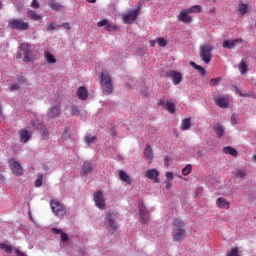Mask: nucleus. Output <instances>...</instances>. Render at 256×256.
<instances>
[{
    "mask_svg": "<svg viewBox=\"0 0 256 256\" xmlns=\"http://www.w3.org/2000/svg\"><path fill=\"white\" fill-rule=\"evenodd\" d=\"M172 241L176 243H181L187 237V228L185 227V222L181 219H175L173 222Z\"/></svg>",
    "mask_w": 256,
    "mask_h": 256,
    "instance_id": "nucleus-1",
    "label": "nucleus"
},
{
    "mask_svg": "<svg viewBox=\"0 0 256 256\" xmlns=\"http://www.w3.org/2000/svg\"><path fill=\"white\" fill-rule=\"evenodd\" d=\"M117 212L110 210L106 213L104 217V225L109 233L113 234L117 229H119V224H117Z\"/></svg>",
    "mask_w": 256,
    "mask_h": 256,
    "instance_id": "nucleus-2",
    "label": "nucleus"
},
{
    "mask_svg": "<svg viewBox=\"0 0 256 256\" xmlns=\"http://www.w3.org/2000/svg\"><path fill=\"white\" fill-rule=\"evenodd\" d=\"M100 83L105 95H111L113 93V81L107 70H102L100 74Z\"/></svg>",
    "mask_w": 256,
    "mask_h": 256,
    "instance_id": "nucleus-3",
    "label": "nucleus"
},
{
    "mask_svg": "<svg viewBox=\"0 0 256 256\" xmlns=\"http://www.w3.org/2000/svg\"><path fill=\"white\" fill-rule=\"evenodd\" d=\"M50 207L56 217H65V215H67V208H65L63 203L57 200H52L50 202Z\"/></svg>",
    "mask_w": 256,
    "mask_h": 256,
    "instance_id": "nucleus-4",
    "label": "nucleus"
},
{
    "mask_svg": "<svg viewBox=\"0 0 256 256\" xmlns=\"http://www.w3.org/2000/svg\"><path fill=\"white\" fill-rule=\"evenodd\" d=\"M211 51L213 46L211 44H203L200 46V58L207 64L211 63Z\"/></svg>",
    "mask_w": 256,
    "mask_h": 256,
    "instance_id": "nucleus-5",
    "label": "nucleus"
},
{
    "mask_svg": "<svg viewBox=\"0 0 256 256\" xmlns=\"http://www.w3.org/2000/svg\"><path fill=\"white\" fill-rule=\"evenodd\" d=\"M8 27L10 29H16V31H27L29 29V23L23 22L21 19H11L8 21Z\"/></svg>",
    "mask_w": 256,
    "mask_h": 256,
    "instance_id": "nucleus-6",
    "label": "nucleus"
},
{
    "mask_svg": "<svg viewBox=\"0 0 256 256\" xmlns=\"http://www.w3.org/2000/svg\"><path fill=\"white\" fill-rule=\"evenodd\" d=\"M213 101L218 107H221V109H227V107H229V96L225 94H214Z\"/></svg>",
    "mask_w": 256,
    "mask_h": 256,
    "instance_id": "nucleus-7",
    "label": "nucleus"
},
{
    "mask_svg": "<svg viewBox=\"0 0 256 256\" xmlns=\"http://www.w3.org/2000/svg\"><path fill=\"white\" fill-rule=\"evenodd\" d=\"M137 17H139V9L128 10L127 13L122 15V20H123V23H126L127 25H131V23L137 20Z\"/></svg>",
    "mask_w": 256,
    "mask_h": 256,
    "instance_id": "nucleus-8",
    "label": "nucleus"
},
{
    "mask_svg": "<svg viewBox=\"0 0 256 256\" xmlns=\"http://www.w3.org/2000/svg\"><path fill=\"white\" fill-rule=\"evenodd\" d=\"M93 199L97 209L103 211V209H105V196L103 195V192L99 190L94 192Z\"/></svg>",
    "mask_w": 256,
    "mask_h": 256,
    "instance_id": "nucleus-9",
    "label": "nucleus"
},
{
    "mask_svg": "<svg viewBox=\"0 0 256 256\" xmlns=\"http://www.w3.org/2000/svg\"><path fill=\"white\" fill-rule=\"evenodd\" d=\"M139 211H140V223L143 225V227H147L149 225V211L147 208H145V205L140 204L139 205Z\"/></svg>",
    "mask_w": 256,
    "mask_h": 256,
    "instance_id": "nucleus-10",
    "label": "nucleus"
},
{
    "mask_svg": "<svg viewBox=\"0 0 256 256\" xmlns=\"http://www.w3.org/2000/svg\"><path fill=\"white\" fill-rule=\"evenodd\" d=\"M9 165L12 173L14 175H23V167L15 158L9 159Z\"/></svg>",
    "mask_w": 256,
    "mask_h": 256,
    "instance_id": "nucleus-11",
    "label": "nucleus"
},
{
    "mask_svg": "<svg viewBox=\"0 0 256 256\" xmlns=\"http://www.w3.org/2000/svg\"><path fill=\"white\" fill-rule=\"evenodd\" d=\"M177 19L178 21H180L181 23H185L186 25L193 21V17H191V14L188 9L182 10L177 16Z\"/></svg>",
    "mask_w": 256,
    "mask_h": 256,
    "instance_id": "nucleus-12",
    "label": "nucleus"
},
{
    "mask_svg": "<svg viewBox=\"0 0 256 256\" xmlns=\"http://www.w3.org/2000/svg\"><path fill=\"white\" fill-rule=\"evenodd\" d=\"M61 115V106L54 105L47 112L48 119H57Z\"/></svg>",
    "mask_w": 256,
    "mask_h": 256,
    "instance_id": "nucleus-13",
    "label": "nucleus"
},
{
    "mask_svg": "<svg viewBox=\"0 0 256 256\" xmlns=\"http://www.w3.org/2000/svg\"><path fill=\"white\" fill-rule=\"evenodd\" d=\"M19 136L21 143H28L33 136V132L27 130V128H23L19 131Z\"/></svg>",
    "mask_w": 256,
    "mask_h": 256,
    "instance_id": "nucleus-14",
    "label": "nucleus"
},
{
    "mask_svg": "<svg viewBox=\"0 0 256 256\" xmlns=\"http://www.w3.org/2000/svg\"><path fill=\"white\" fill-rule=\"evenodd\" d=\"M169 77L172 80L173 85H179V83L183 81V76L181 75V72L170 71Z\"/></svg>",
    "mask_w": 256,
    "mask_h": 256,
    "instance_id": "nucleus-15",
    "label": "nucleus"
},
{
    "mask_svg": "<svg viewBox=\"0 0 256 256\" xmlns=\"http://www.w3.org/2000/svg\"><path fill=\"white\" fill-rule=\"evenodd\" d=\"M242 42H243V39H241V38H237L234 40H225L222 43V46L224 47V49H234L235 45H237V43H242Z\"/></svg>",
    "mask_w": 256,
    "mask_h": 256,
    "instance_id": "nucleus-16",
    "label": "nucleus"
},
{
    "mask_svg": "<svg viewBox=\"0 0 256 256\" xmlns=\"http://www.w3.org/2000/svg\"><path fill=\"white\" fill-rule=\"evenodd\" d=\"M76 95L78 99H80V101H87V98L89 97V92L85 87L80 86L76 91Z\"/></svg>",
    "mask_w": 256,
    "mask_h": 256,
    "instance_id": "nucleus-17",
    "label": "nucleus"
},
{
    "mask_svg": "<svg viewBox=\"0 0 256 256\" xmlns=\"http://www.w3.org/2000/svg\"><path fill=\"white\" fill-rule=\"evenodd\" d=\"M216 205L219 209H229L231 204L224 197H219L216 200Z\"/></svg>",
    "mask_w": 256,
    "mask_h": 256,
    "instance_id": "nucleus-18",
    "label": "nucleus"
},
{
    "mask_svg": "<svg viewBox=\"0 0 256 256\" xmlns=\"http://www.w3.org/2000/svg\"><path fill=\"white\" fill-rule=\"evenodd\" d=\"M118 175H119L120 181H123L124 183H127L128 185H131V183H133V179H131V176H129V174H127V172L120 170Z\"/></svg>",
    "mask_w": 256,
    "mask_h": 256,
    "instance_id": "nucleus-19",
    "label": "nucleus"
},
{
    "mask_svg": "<svg viewBox=\"0 0 256 256\" xmlns=\"http://www.w3.org/2000/svg\"><path fill=\"white\" fill-rule=\"evenodd\" d=\"M214 133H216L218 139H221L223 135H225V127L221 125L220 123H215L214 124Z\"/></svg>",
    "mask_w": 256,
    "mask_h": 256,
    "instance_id": "nucleus-20",
    "label": "nucleus"
},
{
    "mask_svg": "<svg viewBox=\"0 0 256 256\" xmlns=\"http://www.w3.org/2000/svg\"><path fill=\"white\" fill-rule=\"evenodd\" d=\"M145 177H147V179H154L156 183H158L159 179L157 177H159V171H157V169H149L146 172Z\"/></svg>",
    "mask_w": 256,
    "mask_h": 256,
    "instance_id": "nucleus-21",
    "label": "nucleus"
},
{
    "mask_svg": "<svg viewBox=\"0 0 256 256\" xmlns=\"http://www.w3.org/2000/svg\"><path fill=\"white\" fill-rule=\"evenodd\" d=\"M144 157L148 159L149 163H153V149L149 144H147L144 149Z\"/></svg>",
    "mask_w": 256,
    "mask_h": 256,
    "instance_id": "nucleus-22",
    "label": "nucleus"
},
{
    "mask_svg": "<svg viewBox=\"0 0 256 256\" xmlns=\"http://www.w3.org/2000/svg\"><path fill=\"white\" fill-rule=\"evenodd\" d=\"M91 171H93V166H92L91 162L85 161L83 164V167H82V175L87 177V175H89V173H91Z\"/></svg>",
    "mask_w": 256,
    "mask_h": 256,
    "instance_id": "nucleus-23",
    "label": "nucleus"
},
{
    "mask_svg": "<svg viewBox=\"0 0 256 256\" xmlns=\"http://www.w3.org/2000/svg\"><path fill=\"white\" fill-rule=\"evenodd\" d=\"M181 131H189L191 129V118L183 119L180 125Z\"/></svg>",
    "mask_w": 256,
    "mask_h": 256,
    "instance_id": "nucleus-24",
    "label": "nucleus"
},
{
    "mask_svg": "<svg viewBox=\"0 0 256 256\" xmlns=\"http://www.w3.org/2000/svg\"><path fill=\"white\" fill-rule=\"evenodd\" d=\"M84 141H85L86 145H88V147H91V145H95V141H97V137H95L92 134H87L84 137Z\"/></svg>",
    "mask_w": 256,
    "mask_h": 256,
    "instance_id": "nucleus-25",
    "label": "nucleus"
},
{
    "mask_svg": "<svg viewBox=\"0 0 256 256\" xmlns=\"http://www.w3.org/2000/svg\"><path fill=\"white\" fill-rule=\"evenodd\" d=\"M191 67H193L194 69H196V71H198V73H200V75L202 77H205V75H207V71L205 70V68H203L202 66L197 65V63L195 62H190Z\"/></svg>",
    "mask_w": 256,
    "mask_h": 256,
    "instance_id": "nucleus-26",
    "label": "nucleus"
},
{
    "mask_svg": "<svg viewBox=\"0 0 256 256\" xmlns=\"http://www.w3.org/2000/svg\"><path fill=\"white\" fill-rule=\"evenodd\" d=\"M238 11H239L240 15H246V13H248V11H249V5H247L243 2H240L238 4Z\"/></svg>",
    "mask_w": 256,
    "mask_h": 256,
    "instance_id": "nucleus-27",
    "label": "nucleus"
},
{
    "mask_svg": "<svg viewBox=\"0 0 256 256\" xmlns=\"http://www.w3.org/2000/svg\"><path fill=\"white\" fill-rule=\"evenodd\" d=\"M223 153H225L226 155H231L232 157H237V150L231 146L224 147Z\"/></svg>",
    "mask_w": 256,
    "mask_h": 256,
    "instance_id": "nucleus-28",
    "label": "nucleus"
},
{
    "mask_svg": "<svg viewBox=\"0 0 256 256\" xmlns=\"http://www.w3.org/2000/svg\"><path fill=\"white\" fill-rule=\"evenodd\" d=\"M44 57L47 63H50V64L57 63V59H55V56H53V54H51V52L49 51L44 52Z\"/></svg>",
    "mask_w": 256,
    "mask_h": 256,
    "instance_id": "nucleus-29",
    "label": "nucleus"
},
{
    "mask_svg": "<svg viewBox=\"0 0 256 256\" xmlns=\"http://www.w3.org/2000/svg\"><path fill=\"white\" fill-rule=\"evenodd\" d=\"M38 130L40 131L41 137H43L44 139H47L49 137V130L47 129V126H45V124L40 126Z\"/></svg>",
    "mask_w": 256,
    "mask_h": 256,
    "instance_id": "nucleus-30",
    "label": "nucleus"
},
{
    "mask_svg": "<svg viewBox=\"0 0 256 256\" xmlns=\"http://www.w3.org/2000/svg\"><path fill=\"white\" fill-rule=\"evenodd\" d=\"M165 109L168 111V113H171V115H175V104L173 102L167 101Z\"/></svg>",
    "mask_w": 256,
    "mask_h": 256,
    "instance_id": "nucleus-31",
    "label": "nucleus"
},
{
    "mask_svg": "<svg viewBox=\"0 0 256 256\" xmlns=\"http://www.w3.org/2000/svg\"><path fill=\"white\" fill-rule=\"evenodd\" d=\"M27 15L29 19H32V21H41V15L36 14V12L33 10L28 11Z\"/></svg>",
    "mask_w": 256,
    "mask_h": 256,
    "instance_id": "nucleus-32",
    "label": "nucleus"
},
{
    "mask_svg": "<svg viewBox=\"0 0 256 256\" xmlns=\"http://www.w3.org/2000/svg\"><path fill=\"white\" fill-rule=\"evenodd\" d=\"M43 179H45V174H38L37 179L34 182L35 187H41V185H43Z\"/></svg>",
    "mask_w": 256,
    "mask_h": 256,
    "instance_id": "nucleus-33",
    "label": "nucleus"
},
{
    "mask_svg": "<svg viewBox=\"0 0 256 256\" xmlns=\"http://www.w3.org/2000/svg\"><path fill=\"white\" fill-rule=\"evenodd\" d=\"M49 7L53 9V11H59L61 9V4H59L55 0H50L48 3Z\"/></svg>",
    "mask_w": 256,
    "mask_h": 256,
    "instance_id": "nucleus-34",
    "label": "nucleus"
},
{
    "mask_svg": "<svg viewBox=\"0 0 256 256\" xmlns=\"http://www.w3.org/2000/svg\"><path fill=\"white\" fill-rule=\"evenodd\" d=\"M238 69L241 75H245V73H247V63L242 60L238 65Z\"/></svg>",
    "mask_w": 256,
    "mask_h": 256,
    "instance_id": "nucleus-35",
    "label": "nucleus"
},
{
    "mask_svg": "<svg viewBox=\"0 0 256 256\" xmlns=\"http://www.w3.org/2000/svg\"><path fill=\"white\" fill-rule=\"evenodd\" d=\"M59 29H61L60 25H57V23L55 22H51L47 27L46 30L47 31H59Z\"/></svg>",
    "mask_w": 256,
    "mask_h": 256,
    "instance_id": "nucleus-36",
    "label": "nucleus"
},
{
    "mask_svg": "<svg viewBox=\"0 0 256 256\" xmlns=\"http://www.w3.org/2000/svg\"><path fill=\"white\" fill-rule=\"evenodd\" d=\"M23 56H24V63H30L31 61V58L33 57V53L31 52V50H28L27 52H24L23 53Z\"/></svg>",
    "mask_w": 256,
    "mask_h": 256,
    "instance_id": "nucleus-37",
    "label": "nucleus"
},
{
    "mask_svg": "<svg viewBox=\"0 0 256 256\" xmlns=\"http://www.w3.org/2000/svg\"><path fill=\"white\" fill-rule=\"evenodd\" d=\"M31 125L32 127H34L35 129H39L40 127H42L44 124H43V121L39 120L38 118L34 119L31 121Z\"/></svg>",
    "mask_w": 256,
    "mask_h": 256,
    "instance_id": "nucleus-38",
    "label": "nucleus"
},
{
    "mask_svg": "<svg viewBox=\"0 0 256 256\" xmlns=\"http://www.w3.org/2000/svg\"><path fill=\"white\" fill-rule=\"evenodd\" d=\"M186 10H188V13H190V14L191 13H201V5H194Z\"/></svg>",
    "mask_w": 256,
    "mask_h": 256,
    "instance_id": "nucleus-39",
    "label": "nucleus"
},
{
    "mask_svg": "<svg viewBox=\"0 0 256 256\" xmlns=\"http://www.w3.org/2000/svg\"><path fill=\"white\" fill-rule=\"evenodd\" d=\"M193 171V166L191 164H187L185 168L182 169V175L187 177Z\"/></svg>",
    "mask_w": 256,
    "mask_h": 256,
    "instance_id": "nucleus-40",
    "label": "nucleus"
},
{
    "mask_svg": "<svg viewBox=\"0 0 256 256\" xmlns=\"http://www.w3.org/2000/svg\"><path fill=\"white\" fill-rule=\"evenodd\" d=\"M246 175H247V172L245 171V169H238L236 171V178L237 179H243Z\"/></svg>",
    "mask_w": 256,
    "mask_h": 256,
    "instance_id": "nucleus-41",
    "label": "nucleus"
},
{
    "mask_svg": "<svg viewBox=\"0 0 256 256\" xmlns=\"http://www.w3.org/2000/svg\"><path fill=\"white\" fill-rule=\"evenodd\" d=\"M20 50H21L23 53H26L27 51H30V50H31V44L22 43V44L20 45Z\"/></svg>",
    "mask_w": 256,
    "mask_h": 256,
    "instance_id": "nucleus-42",
    "label": "nucleus"
},
{
    "mask_svg": "<svg viewBox=\"0 0 256 256\" xmlns=\"http://www.w3.org/2000/svg\"><path fill=\"white\" fill-rule=\"evenodd\" d=\"M71 115H81V111L79 110V107H77L76 105H72Z\"/></svg>",
    "mask_w": 256,
    "mask_h": 256,
    "instance_id": "nucleus-43",
    "label": "nucleus"
},
{
    "mask_svg": "<svg viewBox=\"0 0 256 256\" xmlns=\"http://www.w3.org/2000/svg\"><path fill=\"white\" fill-rule=\"evenodd\" d=\"M156 43H158L159 47H166L167 46V40H165V38H158L156 40Z\"/></svg>",
    "mask_w": 256,
    "mask_h": 256,
    "instance_id": "nucleus-44",
    "label": "nucleus"
},
{
    "mask_svg": "<svg viewBox=\"0 0 256 256\" xmlns=\"http://www.w3.org/2000/svg\"><path fill=\"white\" fill-rule=\"evenodd\" d=\"M226 256H239V248H231V251Z\"/></svg>",
    "mask_w": 256,
    "mask_h": 256,
    "instance_id": "nucleus-45",
    "label": "nucleus"
},
{
    "mask_svg": "<svg viewBox=\"0 0 256 256\" xmlns=\"http://www.w3.org/2000/svg\"><path fill=\"white\" fill-rule=\"evenodd\" d=\"M0 247H1V249H3L6 253H11V251L13 250V247H11L10 245H7V244H1Z\"/></svg>",
    "mask_w": 256,
    "mask_h": 256,
    "instance_id": "nucleus-46",
    "label": "nucleus"
},
{
    "mask_svg": "<svg viewBox=\"0 0 256 256\" xmlns=\"http://www.w3.org/2000/svg\"><path fill=\"white\" fill-rule=\"evenodd\" d=\"M98 27H109V21L107 19L101 20L97 23Z\"/></svg>",
    "mask_w": 256,
    "mask_h": 256,
    "instance_id": "nucleus-47",
    "label": "nucleus"
},
{
    "mask_svg": "<svg viewBox=\"0 0 256 256\" xmlns=\"http://www.w3.org/2000/svg\"><path fill=\"white\" fill-rule=\"evenodd\" d=\"M70 135H71V133L69 132V128L65 127L64 131L62 133L63 139H69Z\"/></svg>",
    "mask_w": 256,
    "mask_h": 256,
    "instance_id": "nucleus-48",
    "label": "nucleus"
},
{
    "mask_svg": "<svg viewBox=\"0 0 256 256\" xmlns=\"http://www.w3.org/2000/svg\"><path fill=\"white\" fill-rule=\"evenodd\" d=\"M238 121H239V115L233 114V115L231 116V124H232V125H237Z\"/></svg>",
    "mask_w": 256,
    "mask_h": 256,
    "instance_id": "nucleus-49",
    "label": "nucleus"
},
{
    "mask_svg": "<svg viewBox=\"0 0 256 256\" xmlns=\"http://www.w3.org/2000/svg\"><path fill=\"white\" fill-rule=\"evenodd\" d=\"M60 239L62 243H67V241H69V236L67 235V233L62 232Z\"/></svg>",
    "mask_w": 256,
    "mask_h": 256,
    "instance_id": "nucleus-50",
    "label": "nucleus"
},
{
    "mask_svg": "<svg viewBox=\"0 0 256 256\" xmlns=\"http://www.w3.org/2000/svg\"><path fill=\"white\" fill-rule=\"evenodd\" d=\"M18 83L19 85H27V78H25L24 76L18 77Z\"/></svg>",
    "mask_w": 256,
    "mask_h": 256,
    "instance_id": "nucleus-51",
    "label": "nucleus"
},
{
    "mask_svg": "<svg viewBox=\"0 0 256 256\" xmlns=\"http://www.w3.org/2000/svg\"><path fill=\"white\" fill-rule=\"evenodd\" d=\"M219 81H221V78H213L210 81V85H212V87H215V85H219Z\"/></svg>",
    "mask_w": 256,
    "mask_h": 256,
    "instance_id": "nucleus-52",
    "label": "nucleus"
},
{
    "mask_svg": "<svg viewBox=\"0 0 256 256\" xmlns=\"http://www.w3.org/2000/svg\"><path fill=\"white\" fill-rule=\"evenodd\" d=\"M20 89L21 87L17 83L12 84L10 87V91H19Z\"/></svg>",
    "mask_w": 256,
    "mask_h": 256,
    "instance_id": "nucleus-53",
    "label": "nucleus"
},
{
    "mask_svg": "<svg viewBox=\"0 0 256 256\" xmlns=\"http://www.w3.org/2000/svg\"><path fill=\"white\" fill-rule=\"evenodd\" d=\"M165 177L166 179H168L167 181H173L174 179L173 172H166Z\"/></svg>",
    "mask_w": 256,
    "mask_h": 256,
    "instance_id": "nucleus-54",
    "label": "nucleus"
},
{
    "mask_svg": "<svg viewBox=\"0 0 256 256\" xmlns=\"http://www.w3.org/2000/svg\"><path fill=\"white\" fill-rule=\"evenodd\" d=\"M52 233H54L55 235H62L63 230L59 229V228H52Z\"/></svg>",
    "mask_w": 256,
    "mask_h": 256,
    "instance_id": "nucleus-55",
    "label": "nucleus"
},
{
    "mask_svg": "<svg viewBox=\"0 0 256 256\" xmlns=\"http://www.w3.org/2000/svg\"><path fill=\"white\" fill-rule=\"evenodd\" d=\"M31 7L33 9H39V1L33 0L32 3H31Z\"/></svg>",
    "mask_w": 256,
    "mask_h": 256,
    "instance_id": "nucleus-56",
    "label": "nucleus"
},
{
    "mask_svg": "<svg viewBox=\"0 0 256 256\" xmlns=\"http://www.w3.org/2000/svg\"><path fill=\"white\" fill-rule=\"evenodd\" d=\"M164 183L166 185V189H168V190L171 189V187H173V184L169 180H166Z\"/></svg>",
    "mask_w": 256,
    "mask_h": 256,
    "instance_id": "nucleus-57",
    "label": "nucleus"
},
{
    "mask_svg": "<svg viewBox=\"0 0 256 256\" xmlns=\"http://www.w3.org/2000/svg\"><path fill=\"white\" fill-rule=\"evenodd\" d=\"M158 105H161L162 107H165V105H167V102H165L164 99H160V100L158 101Z\"/></svg>",
    "mask_w": 256,
    "mask_h": 256,
    "instance_id": "nucleus-58",
    "label": "nucleus"
},
{
    "mask_svg": "<svg viewBox=\"0 0 256 256\" xmlns=\"http://www.w3.org/2000/svg\"><path fill=\"white\" fill-rule=\"evenodd\" d=\"M239 95H240V97H251L252 96L251 94H245L242 92H240Z\"/></svg>",
    "mask_w": 256,
    "mask_h": 256,
    "instance_id": "nucleus-59",
    "label": "nucleus"
},
{
    "mask_svg": "<svg viewBox=\"0 0 256 256\" xmlns=\"http://www.w3.org/2000/svg\"><path fill=\"white\" fill-rule=\"evenodd\" d=\"M63 27L64 29H71V26L69 25V23H64Z\"/></svg>",
    "mask_w": 256,
    "mask_h": 256,
    "instance_id": "nucleus-60",
    "label": "nucleus"
},
{
    "mask_svg": "<svg viewBox=\"0 0 256 256\" xmlns=\"http://www.w3.org/2000/svg\"><path fill=\"white\" fill-rule=\"evenodd\" d=\"M156 43H157V40H151L150 41L151 47H155Z\"/></svg>",
    "mask_w": 256,
    "mask_h": 256,
    "instance_id": "nucleus-61",
    "label": "nucleus"
},
{
    "mask_svg": "<svg viewBox=\"0 0 256 256\" xmlns=\"http://www.w3.org/2000/svg\"><path fill=\"white\" fill-rule=\"evenodd\" d=\"M88 3H97V0H87Z\"/></svg>",
    "mask_w": 256,
    "mask_h": 256,
    "instance_id": "nucleus-62",
    "label": "nucleus"
},
{
    "mask_svg": "<svg viewBox=\"0 0 256 256\" xmlns=\"http://www.w3.org/2000/svg\"><path fill=\"white\" fill-rule=\"evenodd\" d=\"M117 134L115 133V130L112 131V137H115Z\"/></svg>",
    "mask_w": 256,
    "mask_h": 256,
    "instance_id": "nucleus-63",
    "label": "nucleus"
},
{
    "mask_svg": "<svg viewBox=\"0 0 256 256\" xmlns=\"http://www.w3.org/2000/svg\"><path fill=\"white\" fill-rule=\"evenodd\" d=\"M253 159L256 161V155L253 156Z\"/></svg>",
    "mask_w": 256,
    "mask_h": 256,
    "instance_id": "nucleus-64",
    "label": "nucleus"
}]
</instances>
